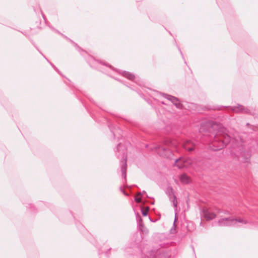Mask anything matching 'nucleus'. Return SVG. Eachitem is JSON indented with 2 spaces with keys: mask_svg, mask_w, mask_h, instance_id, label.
I'll use <instances>...</instances> for the list:
<instances>
[{
  "mask_svg": "<svg viewBox=\"0 0 258 258\" xmlns=\"http://www.w3.org/2000/svg\"><path fill=\"white\" fill-rule=\"evenodd\" d=\"M206 126L208 127L206 132L210 133L209 136L211 138L214 137L213 141L211 144V148L213 150H221L225 147L228 143L232 142V147L230 153L233 158H236L240 162L249 163L251 156L249 151L242 145L241 142H238L235 138L231 139L227 134L225 128L219 127L217 123L213 121L207 122ZM242 142L241 141V142Z\"/></svg>",
  "mask_w": 258,
  "mask_h": 258,
  "instance_id": "f257e3e1",
  "label": "nucleus"
},
{
  "mask_svg": "<svg viewBox=\"0 0 258 258\" xmlns=\"http://www.w3.org/2000/svg\"><path fill=\"white\" fill-rule=\"evenodd\" d=\"M178 144L176 141L171 140L169 138H166L162 141L161 145L155 146L154 149L160 156L171 158L172 156V152L169 148L176 147Z\"/></svg>",
  "mask_w": 258,
  "mask_h": 258,
  "instance_id": "f03ea898",
  "label": "nucleus"
},
{
  "mask_svg": "<svg viewBox=\"0 0 258 258\" xmlns=\"http://www.w3.org/2000/svg\"><path fill=\"white\" fill-rule=\"evenodd\" d=\"M115 150L116 152L117 151L118 152H120L119 154H116V156L118 159L120 160L121 163V171L122 173V176L125 179L126 176V159H127V153L126 150L120 143L117 145V146Z\"/></svg>",
  "mask_w": 258,
  "mask_h": 258,
  "instance_id": "7ed1b4c3",
  "label": "nucleus"
},
{
  "mask_svg": "<svg viewBox=\"0 0 258 258\" xmlns=\"http://www.w3.org/2000/svg\"><path fill=\"white\" fill-rule=\"evenodd\" d=\"M237 222L243 223L244 224L247 223V221L240 218H233L231 217L222 218L218 220L216 223L220 226H237Z\"/></svg>",
  "mask_w": 258,
  "mask_h": 258,
  "instance_id": "20e7f679",
  "label": "nucleus"
},
{
  "mask_svg": "<svg viewBox=\"0 0 258 258\" xmlns=\"http://www.w3.org/2000/svg\"><path fill=\"white\" fill-rule=\"evenodd\" d=\"M182 147L188 152L196 150L198 147V142L196 141L186 140L182 143Z\"/></svg>",
  "mask_w": 258,
  "mask_h": 258,
  "instance_id": "39448f33",
  "label": "nucleus"
},
{
  "mask_svg": "<svg viewBox=\"0 0 258 258\" xmlns=\"http://www.w3.org/2000/svg\"><path fill=\"white\" fill-rule=\"evenodd\" d=\"M225 107H226L225 106ZM227 107L230 108L232 111L236 113L243 112L248 114H252L251 111L249 109L244 107L243 105L240 104H238L235 106H227Z\"/></svg>",
  "mask_w": 258,
  "mask_h": 258,
  "instance_id": "423d86ee",
  "label": "nucleus"
},
{
  "mask_svg": "<svg viewBox=\"0 0 258 258\" xmlns=\"http://www.w3.org/2000/svg\"><path fill=\"white\" fill-rule=\"evenodd\" d=\"M162 96L170 100L177 108L179 109L182 108V104L177 98L165 93H162Z\"/></svg>",
  "mask_w": 258,
  "mask_h": 258,
  "instance_id": "0eeeda50",
  "label": "nucleus"
},
{
  "mask_svg": "<svg viewBox=\"0 0 258 258\" xmlns=\"http://www.w3.org/2000/svg\"><path fill=\"white\" fill-rule=\"evenodd\" d=\"M203 216L207 220L214 219L216 215L213 212H210L207 208H204L202 211Z\"/></svg>",
  "mask_w": 258,
  "mask_h": 258,
  "instance_id": "6e6552de",
  "label": "nucleus"
},
{
  "mask_svg": "<svg viewBox=\"0 0 258 258\" xmlns=\"http://www.w3.org/2000/svg\"><path fill=\"white\" fill-rule=\"evenodd\" d=\"M121 74L123 77L126 78L129 80H134V79H135V75L132 73H130L128 72L123 71L121 72Z\"/></svg>",
  "mask_w": 258,
  "mask_h": 258,
  "instance_id": "1a4fd4ad",
  "label": "nucleus"
},
{
  "mask_svg": "<svg viewBox=\"0 0 258 258\" xmlns=\"http://www.w3.org/2000/svg\"><path fill=\"white\" fill-rule=\"evenodd\" d=\"M180 180L183 183L187 184L189 182V179L185 174H182L180 175Z\"/></svg>",
  "mask_w": 258,
  "mask_h": 258,
  "instance_id": "9d476101",
  "label": "nucleus"
},
{
  "mask_svg": "<svg viewBox=\"0 0 258 258\" xmlns=\"http://www.w3.org/2000/svg\"><path fill=\"white\" fill-rule=\"evenodd\" d=\"M170 200L172 203L173 206L175 208V210H176L177 206V200L175 195H172V197H170Z\"/></svg>",
  "mask_w": 258,
  "mask_h": 258,
  "instance_id": "9b49d317",
  "label": "nucleus"
},
{
  "mask_svg": "<svg viewBox=\"0 0 258 258\" xmlns=\"http://www.w3.org/2000/svg\"><path fill=\"white\" fill-rule=\"evenodd\" d=\"M136 219L137 222L139 223L141 230H142V228H144V225L142 223V219L138 213L136 214Z\"/></svg>",
  "mask_w": 258,
  "mask_h": 258,
  "instance_id": "f8f14e48",
  "label": "nucleus"
},
{
  "mask_svg": "<svg viewBox=\"0 0 258 258\" xmlns=\"http://www.w3.org/2000/svg\"><path fill=\"white\" fill-rule=\"evenodd\" d=\"M112 132V134L114 137L117 136V134H118L119 136H121V134L122 133V130H121L119 127H117L116 128H114V131L111 130Z\"/></svg>",
  "mask_w": 258,
  "mask_h": 258,
  "instance_id": "ddd939ff",
  "label": "nucleus"
},
{
  "mask_svg": "<svg viewBox=\"0 0 258 258\" xmlns=\"http://www.w3.org/2000/svg\"><path fill=\"white\" fill-rule=\"evenodd\" d=\"M167 194L169 198L170 199V197H172V195H175L174 194L173 189L172 188L170 187L167 189Z\"/></svg>",
  "mask_w": 258,
  "mask_h": 258,
  "instance_id": "4468645a",
  "label": "nucleus"
},
{
  "mask_svg": "<svg viewBox=\"0 0 258 258\" xmlns=\"http://www.w3.org/2000/svg\"><path fill=\"white\" fill-rule=\"evenodd\" d=\"M167 194L169 198L170 199V197H172V195H175L174 194L173 189L172 188L170 187L167 189Z\"/></svg>",
  "mask_w": 258,
  "mask_h": 258,
  "instance_id": "2eb2a0df",
  "label": "nucleus"
},
{
  "mask_svg": "<svg viewBox=\"0 0 258 258\" xmlns=\"http://www.w3.org/2000/svg\"><path fill=\"white\" fill-rule=\"evenodd\" d=\"M149 209V208L148 207H147L146 210L142 209V214L143 216H147L148 214Z\"/></svg>",
  "mask_w": 258,
  "mask_h": 258,
  "instance_id": "dca6fc26",
  "label": "nucleus"
},
{
  "mask_svg": "<svg viewBox=\"0 0 258 258\" xmlns=\"http://www.w3.org/2000/svg\"><path fill=\"white\" fill-rule=\"evenodd\" d=\"M43 56L45 57V58L46 59H47V60L50 63V64H51V66L58 72V73H59V70L55 67V66L54 64H53L52 63H51L50 62H49L48 61V60L45 57V56L43 55Z\"/></svg>",
  "mask_w": 258,
  "mask_h": 258,
  "instance_id": "f3484780",
  "label": "nucleus"
},
{
  "mask_svg": "<svg viewBox=\"0 0 258 258\" xmlns=\"http://www.w3.org/2000/svg\"><path fill=\"white\" fill-rule=\"evenodd\" d=\"M135 201L138 203H139L141 202L142 201V199L141 198H137V197H135Z\"/></svg>",
  "mask_w": 258,
  "mask_h": 258,
  "instance_id": "a211bd4d",
  "label": "nucleus"
},
{
  "mask_svg": "<svg viewBox=\"0 0 258 258\" xmlns=\"http://www.w3.org/2000/svg\"><path fill=\"white\" fill-rule=\"evenodd\" d=\"M120 190L121 192H122L125 195L127 196L128 195L125 193V191L123 190L122 187H120Z\"/></svg>",
  "mask_w": 258,
  "mask_h": 258,
  "instance_id": "6ab92c4d",
  "label": "nucleus"
},
{
  "mask_svg": "<svg viewBox=\"0 0 258 258\" xmlns=\"http://www.w3.org/2000/svg\"><path fill=\"white\" fill-rule=\"evenodd\" d=\"M216 211H217V212L218 213H220L222 212V211L221 210L219 209H216Z\"/></svg>",
  "mask_w": 258,
  "mask_h": 258,
  "instance_id": "aec40b11",
  "label": "nucleus"
},
{
  "mask_svg": "<svg viewBox=\"0 0 258 258\" xmlns=\"http://www.w3.org/2000/svg\"><path fill=\"white\" fill-rule=\"evenodd\" d=\"M176 220V218L175 217V220H174V223H173V227H175V222Z\"/></svg>",
  "mask_w": 258,
  "mask_h": 258,
  "instance_id": "412c9836",
  "label": "nucleus"
},
{
  "mask_svg": "<svg viewBox=\"0 0 258 258\" xmlns=\"http://www.w3.org/2000/svg\"><path fill=\"white\" fill-rule=\"evenodd\" d=\"M171 230V233H173L174 232H173V230H174V231H175V229H173V228H171V230Z\"/></svg>",
  "mask_w": 258,
  "mask_h": 258,
  "instance_id": "4be33fe9",
  "label": "nucleus"
},
{
  "mask_svg": "<svg viewBox=\"0 0 258 258\" xmlns=\"http://www.w3.org/2000/svg\"><path fill=\"white\" fill-rule=\"evenodd\" d=\"M179 160V159H176L175 163H177Z\"/></svg>",
  "mask_w": 258,
  "mask_h": 258,
  "instance_id": "5701e85b",
  "label": "nucleus"
},
{
  "mask_svg": "<svg viewBox=\"0 0 258 258\" xmlns=\"http://www.w3.org/2000/svg\"><path fill=\"white\" fill-rule=\"evenodd\" d=\"M178 49H179V51H180V52L181 54L182 55H183L182 53V52H181V50L180 49V48H178Z\"/></svg>",
  "mask_w": 258,
  "mask_h": 258,
  "instance_id": "b1692460",
  "label": "nucleus"
},
{
  "mask_svg": "<svg viewBox=\"0 0 258 258\" xmlns=\"http://www.w3.org/2000/svg\"><path fill=\"white\" fill-rule=\"evenodd\" d=\"M138 195L139 196H141V195H142V193H141V192H139V193L138 194Z\"/></svg>",
  "mask_w": 258,
  "mask_h": 258,
  "instance_id": "393cba45",
  "label": "nucleus"
},
{
  "mask_svg": "<svg viewBox=\"0 0 258 258\" xmlns=\"http://www.w3.org/2000/svg\"><path fill=\"white\" fill-rule=\"evenodd\" d=\"M205 128H200V132H202V130H205Z\"/></svg>",
  "mask_w": 258,
  "mask_h": 258,
  "instance_id": "a878e982",
  "label": "nucleus"
},
{
  "mask_svg": "<svg viewBox=\"0 0 258 258\" xmlns=\"http://www.w3.org/2000/svg\"><path fill=\"white\" fill-rule=\"evenodd\" d=\"M75 45H76L77 47H78L79 49H80V48L79 47V46L77 45V44H75Z\"/></svg>",
  "mask_w": 258,
  "mask_h": 258,
  "instance_id": "bb28decb",
  "label": "nucleus"
},
{
  "mask_svg": "<svg viewBox=\"0 0 258 258\" xmlns=\"http://www.w3.org/2000/svg\"><path fill=\"white\" fill-rule=\"evenodd\" d=\"M149 219L151 221L153 222L152 220L151 219V218L150 217H149Z\"/></svg>",
  "mask_w": 258,
  "mask_h": 258,
  "instance_id": "cd10ccee",
  "label": "nucleus"
},
{
  "mask_svg": "<svg viewBox=\"0 0 258 258\" xmlns=\"http://www.w3.org/2000/svg\"><path fill=\"white\" fill-rule=\"evenodd\" d=\"M108 67H109V68H112V67H111V66H110V65H109V66H108Z\"/></svg>",
  "mask_w": 258,
  "mask_h": 258,
  "instance_id": "c85d7f7f",
  "label": "nucleus"
},
{
  "mask_svg": "<svg viewBox=\"0 0 258 258\" xmlns=\"http://www.w3.org/2000/svg\"><path fill=\"white\" fill-rule=\"evenodd\" d=\"M246 125H249V124L248 123H247Z\"/></svg>",
  "mask_w": 258,
  "mask_h": 258,
  "instance_id": "c756f323",
  "label": "nucleus"
},
{
  "mask_svg": "<svg viewBox=\"0 0 258 258\" xmlns=\"http://www.w3.org/2000/svg\"><path fill=\"white\" fill-rule=\"evenodd\" d=\"M143 193H145V191H143Z\"/></svg>",
  "mask_w": 258,
  "mask_h": 258,
  "instance_id": "7c9ffc66",
  "label": "nucleus"
}]
</instances>
